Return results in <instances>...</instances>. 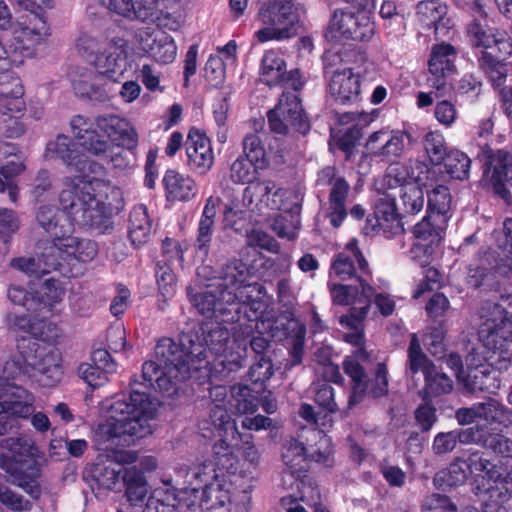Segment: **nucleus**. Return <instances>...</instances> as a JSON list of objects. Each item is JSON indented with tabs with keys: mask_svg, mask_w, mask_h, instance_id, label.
I'll use <instances>...</instances> for the list:
<instances>
[{
	"mask_svg": "<svg viewBox=\"0 0 512 512\" xmlns=\"http://www.w3.org/2000/svg\"><path fill=\"white\" fill-rule=\"evenodd\" d=\"M328 92L337 104L357 102L361 92L359 73H355L352 68L335 70L328 83Z\"/></svg>",
	"mask_w": 512,
	"mask_h": 512,
	"instance_id": "obj_22",
	"label": "nucleus"
},
{
	"mask_svg": "<svg viewBox=\"0 0 512 512\" xmlns=\"http://www.w3.org/2000/svg\"><path fill=\"white\" fill-rule=\"evenodd\" d=\"M311 437L315 443L307 445V460L310 459L331 466L334 462L331 438L315 428L311 430Z\"/></svg>",
	"mask_w": 512,
	"mask_h": 512,
	"instance_id": "obj_50",
	"label": "nucleus"
},
{
	"mask_svg": "<svg viewBox=\"0 0 512 512\" xmlns=\"http://www.w3.org/2000/svg\"><path fill=\"white\" fill-rule=\"evenodd\" d=\"M127 500L133 506H142L147 495V483L141 470L129 467L123 474Z\"/></svg>",
	"mask_w": 512,
	"mask_h": 512,
	"instance_id": "obj_47",
	"label": "nucleus"
},
{
	"mask_svg": "<svg viewBox=\"0 0 512 512\" xmlns=\"http://www.w3.org/2000/svg\"><path fill=\"white\" fill-rule=\"evenodd\" d=\"M24 94L20 79L10 73L0 74V135L17 138L24 134L25 127L18 114L25 109Z\"/></svg>",
	"mask_w": 512,
	"mask_h": 512,
	"instance_id": "obj_12",
	"label": "nucleus"
},
{
	"mask_svg": "<svg viewBox=\"0 0 512 512\" xmlns=\"http://www.w3.org/2000/svg\"><path fill=\"white\" fill-rule=\"evenodd\" d=\"M128 468L129 467H124L120 463H111L99 469L97 481L106 489H116L117 485L123 481V474Z\"/></svg>",
	"mask_w": 512,
	"mask_h": 512,
	"instance_id": "obj_64",
	"label": "nucleus"
},
{
	"mask_svg": "<svg viewBox=\"0 0 512 512\" xmlns=\"http://www.w3.org/2000/svg\"><path fill=\"white\" fill-rule=\"evenodd\" d=\"M187 165L199 175L206 174L214 163L210 140L197 130H190L186 140Z\"/></svg>",
	"mask_w": 512,
	"mask_h": 512,
	"instance_id": "obj_23",
	"label": "nucleus"
},
{
	"mask_svg": "<svg viewBox=\"0 0 512 512\" xmlns=\"http://www.w3.org/2000/svg\"><path fill=\"white\" fill-rule=\"evenodd\" d=\"M479 329V340L488 352L501 350L512 335V293L501 295L498 302L488 305Z\"/></svg>",
	"mask_w": 512,
	"mask_h": 512,
	"instance_id": "obj_11",
	"label": "nucleus"
},
{
	"mask_svg": "<svg viewBox=\"0 0 512 512\" xmlns=\"http://www.w3.org/2000/svg\"><path fill=\"white\" fill-rule=\"evenodd\" d=\"M141 48L157 62L168 64L175 60L177 47L171 35L164 31L142 30L139 33Z\"/></svg>",
	"mask_w": 512,
	"mask_h": 512,
	"instance_id": "obj_26",
	"label": "nucleus"
},
{
	"mask_svg": "<svg viewBox=\"0 0 512 512\" xmlns=\"http://www.w3.org/2000/svg\"><path fill=\"white\" fill-rule=\"evenodd\" d=\"M488 158L493 165L491 175L493 189L500 197L506 199L508 191L505 184L508 183L512 186V155L506 151L498 150L496 153L489 155Z\"/></svg>",
	"mask_w": 512,
	"mask_h": 512,
	"instance_id": "obj_37",
	"label": "nucleus"
},
{
	"mask_svg": "<svg viewBox=\"0 0 512 512\" xmlns=\"http://www.w3.org/2000/svg\"><path fill=\"white\" fill-rule=\"evenodd\" d=\"M272 336L279 341L286 340L290 346L292 365L302 362L306 327L293 314L285 312L281 314L271 328Z\"/></svg>",
	"mask_w": 512,
	"mask_h": 512,
	"instance_id": "obj_20",
	"label": "nucleus"
},
{
	"mask_svg": "<svg viewBox=\"0 0 512 512\" xmlns=\"http://www.w3.org/2000/svg\"><path fill=\"white\" fill-rule=\"evenodd\" d=\"M429 353L437 359H445L447 356L446 327L431 326V332L426 339Z\"/></svg>",
	"mask_w": 512,
	"mask_h": 512,
	"instance_id": "obj_63",
	"label": "nucleus"
},
{
	"mask_svg": "<svg viewBox=\"0 0 512 512\" xmlns=\"http://www.w3.org/2000/svg\"><path fill=\"white\" fill-rule=\"evenodd\" d=\"M434 367L435 365L423 352L418 336L415 333L411 334L407 350L406 374L414 376L422 371L424 378H431Z\"/></svg>",
	"mask_w": 512,
	"mask_h": 512,
	"instance_id": "obj_44",
	"label": "nucleus"
},
{
	"mask_svg": "<svg viewBox=\"0 0 512 512\" xmlns=\"http://www.w3.org/2000/svg\"><path fill=\"white\" fill-rule=\"evenodd\" d=\"M51 35L42 10L31 12L26 22L20 23L19 28L15 30V39L18 41L21 51L25 57H34L40 45L44 44Z\"/></svg>",
	"mask_w": 512,
	"mask_h": 512,
	"instance_id": "obj_19",
	"label": "nucleus"
},
{
	"mask_svg": "<svg viewBox=\"0 0 512 512\" xmlns=\"http://www.w3.org/2000/svg\"><path fill=\"white\" fill-rule=\"evenodd\" d=\"M34 397L18 383H6L0 375V408L19 416H28L32 411Z\"/></svg>",
	"mask_w": 512,
	"mask_h": 512,
	"instance_id": "obj_27",
	"label": "nucleus"
},
{
	"mask_svg": "<svg viewBox=\"0 0 512 512\" xmlns=\"http://www.w3.org/2000/svg\"><path fill=\"white\" fill-rule=\"evenodd\" d=\"M329 290L334 304L350 305L359 303L361 306L368 305V309L370 308L372 298L366 300L361 296L360 283L358 285L329 283Z\"/></svg>",
	"mask_w": 512,
	"mask_h": 512,
	"instance_id": "obj_54",
	"label": "nucleus"
},
{
	"mask_svg": "<svg viewBox=\"0 0 512 512\" xmlns=\"http://www.w3.org/2000/svg\"><path fill=\"white\" fill-rule=\"evenodd\" d=\"M260 389L256 390L249 386H239L237 391H234L235 409L240 414L254 413L260 404L258 396Z\"/></svg>",
	"mask_w": 512,
	"mask_h": 512,
	"instance_id": "obj_60",
	"label": "nucleus"
},
{
	"mask_svg": "<svg viewBox=\"0 0 512 512\" xmlns=\"http://www.w3.org/2000/svg\"><path fill=\"white\" fill-rule=\"evenodd\" d=\"M71 132L79 144L95 156L106 154L112 144L133 150L138 145L134 127L115 114H103L94 121L83 115H75L70 121Z\"/></svg>",
	"mask_w": 512,
	"mask_h": 512,
	"instance_id": "obj_6",
	"label": "nucleus"
},
{
	"mask_svg": "<svg viewBox=\"0 0 512 512\" xmlns=\"http://www.w3.org/2000/svg\"><path fill=\"white\" fill-rule=\"evenodd\" d=\"M71 172L78 173L79 175L74 178L66 177L63 189H70L72 185H77L80 182L104 181L101 177L105 175V167L81 154Z\"/></svg>",
	"mask_w": 512,
	"mask_h": 512,
	"instance_id": "obj_41",
	"label": "nucleus"
},
{
	"mask_svg": "<svg viewBox=\"0 0 512 512\" xmlns=\"http://www.w3.org/2000/svg\"><path fill=\"white\" fill-rule=\"evenodd\" d=\"M255 164V162L250 161L244 156H238L230 167V179L232 182L236 184L249 183L250 185L252 180L255 178Z\"/></svg>",
	"mask_w": 512,
	"mask_h": 512,
	"instance_id": "obj_62",
	"label": "nucleus"
},
{
	"mask_svg": "<svg viewBox=\"0 0 512 512\" xmlns=\"http://www.w3.org/2000/svg\"><path fill=\"white\" fill-rule=\"evenodd\" d=\"M481 69L484 71L495 88H500L506 82L512 67L498 60L491 52L484 51L479 59Z\"/></svg>",
	"mask_w": 512,
	"mask_h": 512,
	"instance_id": "obj_52",
	"label": "nucleus"
},
{
	"mask_svg": "<svg viewBox=\"0 0 512 512\" xmlns=\"http://www.w3.org/2000/svg\"><path fill=\"white\" fill-rule=\"evenodd\" d=\"M60 205L72 222L106 233L112 228V216L124 209L122 190L110 181L80 182L62 189Z\"/></svg>",
	"mask_w": 512,
	"mask_h": 512,
	"instance_id": "obj_3",
	"label": "nucleus"
},
{
	"mask_svg": "<svg viewBox=\"0 0 512 512\" xmlns=\"http://www.w3.org/2000/svg\"><path fill=\"white\" fill-rule=\"evenodd\" d=\"M431 326H446L448 298L443 292L434 293L425 306Z\"/></svg>",
	"mask_w": 512,
	"mask_h": 512,
	"instance_id": "obj_59",
	"label": "nucleus"
},
{
	"mask_svg": "<svg viewBox=\"0 0 512 512\" xmlns=\"http://www.w3.org/2000/svg\"><path fill=\"white\" fill-rule=\"evenodd\" d=\"M107 8L132 21L153 22L158 18L155 0H108Z\"/></svg>",
	"mask_w": 512,
	"mask_h": 512,
	"instance_id": "obj_29",
	"label": "nucleus"
},
{
	"mask_svg": "<svg viewBox=\"0 0 512 512\" xmlns=\"http://www.w3.org/2000/svg\"><path fill=\"white\" fill-rule=\"evenodd\" d=\"M152 224L147 208L144 205L135 206L129 217L128 236L134 246H141L148 242L151 235Z\"/></svg>",
	"mask_w": 512,
	"mask_h": 512,
	"instance_id": "obj_43",
	"label": "nucleus"
},
{
	"mask_svg": "<svg viewBox=\"0 0 512 512\" xmlns=\"http://www.w3.org/2000/svg\"><path fill=\"white\" fill-rule=\"evenodd\" d=\"M286 75V63L274 51H267L261 62L260 78L268 86H276Z\"/></svg>",
	"mask_w": 512,
	"mask_h": 512,
	"instance_id": "obj_49",
	"label": "nucleus"
},
{
	"mask_svg": "<svg viewBox=\"0 0 512 512\" xmlns=\"http://www.w3.org/2000/svg\"><path fill=\"white\" fill-rule=\"evenodd\" d=\"M163 185L168 200L189 201L198 193L195 180L189 175L176 170H167L163 177Z\"/></svg>",
	"mask_w": 512,
	"mask_h": 512,
	"instance_id": "obj_34",
	"label": "nucleus"
},
{
	"mask_svg": "<svg viewBox=\"0 0 512 512\" xmlns=\"http://www.w3.org/2000/svg\"><path fill=\"white\" fill-rule=\"evenodd\" d=\"M424 146L431 163L434 165L430 173L435 175L448 172V165L445 163L448 153L444 135L439 132L428 133L425 137Z\"/></svg>",
	"mask_w": 512,
	"mask_h": 512,
	"instance_id": "obj_45",
	"label": "nucleus"
},
{
	"mask_svg": "<svg viewBox=\"0 0 512 512\" xmlns=\"http://www.w3.org/2000/svg\"><path fill=\"white\" fill-rule=\"evenodd\" d=\"M97 244L87 238L67 235L65 231L60 237L44 241L43 257L49 267H61L70 261H92L97 255Z\"/></svg>",
	"mask_w": 512,
	"mask_h": 512,
	"instance_id": "obj_13",
	"label": "nucleus"
},
{
	"mask_svg": "<svg viewBox=\"0 0 512 512\" xmlns=\"http://www.w3.org/2000/svg\"><path fill=\"white\" fill-rule=\"evenodd\" d=\"M274 373L271 356H261L255 359L248 371L249 380L253 385H259L262 389L263 384L268 381Z\"/></svg>",
	"mask_w": 512,
	"mask_h": 512,
	"instance_id": "obj_61",
	"label": "nucleus"
},
{
	"mask_svg": "<svg viewBox=\"0 0 512 512\" xmlns=\"http://www.w3.org/2000/svg\"><path fill=\"white\" fill-rule=\"evenodd\" d=\"M18 355L8 360L2 370L6 383L11 380L22 381L36 371L41 375L44 385L53 386L62 378L61 355L53 347L40 344L28 337L17 340Z\"/></svg>",
	"mask_w": 512,
	"mask_h": 512,
	"instance_id": "obj_7",
	"label": "nucleus"
},
{
	"mask_svg": "<svg viewBox=\"0 0 512 512\" xmlns=\"http://www.w3.org/2000/svg\"><path fill=\"white\" fill-rule=\"evenodd\" d=\"M46 154L51 159H61L70 171L81 155L72 140L63 134L47 144Z\"/></svg>",
	"mask_w": 512,
	"mask_h": 512,
	"instance_id": "obj_46",
	"label": "nucleus"
},
{
	"mask_svg": "<svg viewBox=\"0 0 512 512\" xmlns=\"http://www.w3.org/2000/svg\"><path fill=\"white\" fill-rule=\"evenodd\" d=\"M370 274L369 264L355 242L348 243L346 250L335 256L330 268L331 276L334 275L341 281L354 279L360 283L361 296L366 300L375 294L374 288L364 279V276Z\"/></svg>",
	"mask_w": 512,
	"mask_h": 512,
	"instance_id": "obj_15",
	"label": "nucleus"
},
{
	"mask_svg": "<svg viewBox=\"0 0 512 512\" xmlns=\"http://www.w3.org/2000/svg\"><path fill=\"white\" fill-rule=\"evenodd\" d=\"M473 43L485 49L497 48L499 57L512 55V39L506 31L488 29L481 20L475 19L468 27Z\"/></svg>",
	"mask_w": 512,
	"mask_h": 512,
	"instance_id": "obj_25",
	"label": "nucleus"
},
{
	"mask_svg": "<svg viewBox=\"0 0 512 512\" xmlns=\"http://www.w3.org/2000/svg\"><path fill=\"white\" fill-rule=\"evenodd\" d=\"M97 80L98 76L87 68H77L71 74L72 86L76 95L90 101L104 103L109 99V96Z\"/></svg>",
	"mask_w": 512,
	"mask_h": 512,
	"instance_id": "obj_32",
	"label": "nucleus"
},
{
	"mask_svg": "<svg viewBox=\"0 0 512 512\" xmlns=\"http://www.w3.org/2000/svg\"><path fill=\"white\" fill-rule=\"evenodd\" d=\"M44 241H40L36 246L37 259L34 257H17L10 261V266L29 276H41L49 273L51 270H57V267H49L43 257Z\"/></svg>",
	"mask_w": 512,
	"mask_h": 512,
	"instance_id": "obj_48",
	"label": "nucleus"
},
{
	"mask_svg": "<svg viewBox=\"0 0 512 512\" xmlns=\"http://www.w3.org/2000/svg\"><path fill=\"white\" fill-rule=\"evenodd\" d=\"M209 421L217 430L218 436L235 438L239 436L235 421L224 404L213 403L209 409Z\"/></svg>",
	"mask_w": 512,
	"mask_h": 512,
	"instance_id": "obj_55",
	"label": "nucleus"
},
{
	"mask_svg": "<svg viewBox=\"0 0 512 512\" xmlns=\"http://www.w3.org/2000/svg\"><path fill=\"white\" fill-rule=\"evenodd\" d=\"M37 222L53 239L60 237L66 230L63 222H66L64 214L55 206H42L37 213Z\"/></svg>",
	"mask_w": 512,
	"mask_h": 512,
	"instance_id": "obj_56",
	"label": "nucleus"
},
{
	"mask_svg": "<svg viewBox=\"0 0 512 512\" xmlns=\"http://www.w3.org/2000/svg\"><path fill=\"white\" fill-rule=\"evenodd\" d=\"M275 109L285 119H289L294 132L306 135L310 131V121L302 108L301 100L295 92H283Z\"/></svg>",
	"mask_w": 512,
	"mask_h": 512,
	"instance_id": "obj_30",
	"label": "nucleus"
},
{
	"mask_svg": "<svg viewBox=\"0 0 512 512\" xmlns=\"http://www.w3.org/2000/svg\"><path fill=\"white\" fill-rule=\"evenodd\" d=\"M257 17L263 26L254 34L259 43L293 37L296 33L295 24L299 21L291 0L264 1Z\"/></svg>",
	"mask_w": 512,
	"mask_h": 512,
	"instance_id": "obj_10",
	"label": "nucleus"
},
{
	"mask_svg": "<svg viewBox=\"0 0 512 512\" xmlns=\"http://www.w3.org/2000/svg\"><path fill=\"white\" fill-rule=\"evenodd\" d=\"M128 43L124 38L114 37L100 54H96L91 64L99 75L116 81L126 69Z\"/></svg>",
	"mask_w": 512,
	"mask_h": 512,
	"instance_id": "obj_21",
	"label": "nucleus"
},
{
	"mask_svg": "<svg viewBox=\"0 0 512 512\" xmlns=\"http://www.w3.org/2000/svg\"><path fill=\"white\" fill-rule=\"evenodd\" d=\"M104 34L99 32L81 31L75 39V48L90 63L96 54H100L109 44Z\"/></svg>",
	"mask_w": 512,
	"mask_h": 512,
	"instance_id": "obj_53",
	"label": "nucleus"
},
{
	"mask_svg": "<svg viewBox=\"0 0 512 512\" xmlns=\"http://www.w3.org/2000/svg\"><path fill=\"white\" fill-rule=\"evenodd\" d=\"M238 436L235 438H228L219 436V439L212 447V459L209 462H204L198 468L205 465L212 466L215 473L220 474L221 477L231 479L234 475H245L242 472H237L239 459L235 454L234 441H237Z\"/></svg>",
	"mask_w": 512,
	"mask_h": 512,
	"instance_id": "obj_24",
	"label": "nucleus"
},
{
	"mask_svg": "<svg viewBox=\"0 0 512 512\" xmlns=\"http://www.w3.org/2000/svg\"><path fill=\"white\" fill-rule=\"evenodd\" d=\"M201 342L205 348V366L211 365V375L218 380H228L232 373L244 365L245 348L231 339L230 331L220 323L202 328Z\"/></svg>",
	"mask_w": 512,
	"mask_h": 512,
	"instance_id": "obj_8",
	"label": "nucleus"
},
{
	"mask_svg": "<svg viewBox=\"0 0 512 512\" xmlns=\"http://www.w3.org/2000/svg\"><path fill=\"white\" fill-rule=\"evenodd\" d=\"M400 200L406 213L416 214L424 207V193L419 183L403 185L400 188Z\"/></svg>",
	"mask_w": 512,
	"mask_h": 512,
	"instance_id": "obj_58",
	"label": "nucleus"
},
{
	"mask_svg": "<svg viewBox=\"0 0 512 512\" xmlns=\"http://www.w3.org/2000/svg\"><path fill=\"white\" fill-rule=\"evenodd\" d=\"M333 38L368 41L375 32L372 16L367 11H335L329 24Z\"/></svg>",
	"mask_w": 512,
	"mask_h": 512,
	"instance_id": "obj_18",
	"label": "nucleus"
},
{
	"mask_svg": "<svg viewBox=\"0 0 512 512\" xmlns=\"http://www.w3.org/2000/svg\"><path fill=\"white\" fill-rule=\"evenodd\" d=\"M193 476L196 483L191 493L196 494L202 490L199 504L202 512H229L230 504L235 505L239 512L249 511L253 477L234 475L228 479L215 473L209 465L197 468Z\"/></svg>",
	"mask_w": 512,
	"mask_h": 512,
	"instance_id": "obj_5",
	"label": "nucleus"
},
{
	"mask_svg": "<svg viewBox=\"0 0 512 512\" xmlns=\"http://www.w3.org/2000/svg\"><path fill=\"white\" fill-rule=\"evenodd\" d=\"M219 199L210 196L206 199L203 212L201 214L196 239L194 242L195 249L206 257L209 253L210 244L214 234V224L217 215V204Z\"/></svg>",
	"mask_w": 512,
	"mask_h": 512,
	"instance_id": "obj_35",
	"label": "nucleus"
},
{
	"mask_svg": "<svg viewBox=\"0 0 512 512\" xmlns=\"http://www.w3.org/2000/svg\"><path fill=\"white\" fill-rule=\"evenodd\" d=\"M447 173L443 172V174H440V183L428 193V214L435 220H448L446 215L448 212Z\"/></svg>",
	"mask_w": 512,
	"mask_h": 512,
	"instance_id": "obj_51",
	"label": "nucleus"
},
{
	"mask_svg": "<svg viewBox=\"0 0 512 512\" xmlns=\"http://www.w3.org/2000/svg\"><path fill=\"white\" fill-rule=\"evenodd\" d=\"M244 190L246 202L254 203L258 201L270 206L271 209H280L281 198L286 193L283 188L277 187L276 183L272 180L253 182Z\"/></svg>",
	"mask_w": 512,
	"mask_h": 512,
	"instance_id": "obj_36",
	"label": "nucleus"
},
{
	"mask_svg": "<svg viewBox=\"0 0 512 512\" xmlns=\"http://www.w3.org/2000/svg\"><path fill=\"white\" fill-rule=\"evenodd\" d=\"M350 185L345 178L338 179L329 193V220L333 227L338 228L347 216L346 200Z\"/></svg>",
	"mask_w": 512,
	"mask_h": 512,
	"instance_id": "obj_40",
	"label": "nucleus"
},
{
	"mask_svg": "<svg viewBox=\"0 0 512 512\" xmlns=\"http://www.w3.org/2000/svg\"><path fill=\"white\" fill-rule=\"evenodd\" d=\"M282 460L286 467L285 473L298 478L307 471V446L303 442L291 438L282 447Z\"/></svg>",
	"mask_w": 512,
	"mask_h": 512,
	"instance_id": "obj_39",
	"label": "nucleus"
},
{
	"mask_svg": "<svg viewBox=\"0 0 512 512\" xmlns=\"http://www.w3.org/2000/svg\"><path fill=\"white\" fill-rule=\"evenodd\" d=\"M367 149L386 161L399 158L404 150V137L398 131L380 130L370 135Z\"/></svg>",
	"mask_w": 512,
	"mask_h": 512,
	"instance_id": "obj_28",
	"label": "nucleus"
},
{
	"mask_svg": "<svg viewBox=\"0 0 512 512\" xmlns=\"http://www.w3.org/2000/svg\"><path fill=\"white\" fill-rule=\"evenodd\" d=\"M205 348L195 331L182 332L178 340L162 338L155 346V361L142 365L145 387L161 392L176 390V382L191 377L202 369Z\"/></svg>",
	"mask_w": 512,
	"mask_h": 512,
	"instance_id": "obj_2",
	"label": "nucleus"
},
{
	"mask_svg": "<svg viewBox=\"0 0 512 512\" xmlns=\"http://www.w3.org/2000/svg\"><path fill=\"white\" fill-rule=\"evenodd\" d=\"M151 505H154L156 512H187L196 506V501L188 496L186 489L177 494H167L164 499H156Z\"/></svg>",
	"mask_w": 512,
	"mask_h": 512,
	"instance_id": "obj_57",
	"label": "nucleus"
},
{
	"mask_svg": "<svg viewBox=\"0 0 512 512\" xmlns=\"http://www.w3.org/2000/svg\"><path fill=\"white\" fill-rule=\"evenodd\" d=\"M462 443H476L504 457H512V440L503 435H488L483 429L469 427L458 434Z\"/></svg>",
	"mask_w": 512,
	"mask_h": 512,
	"instance_id": "obj_33",
	"label": "nucleus"
},
{
	"mask_svg": "<svg viewBox=\"0 0 512 512\" xmlns=\"http://www.w3.org/2000/svg\"><path fill=\"white\" fill-rule=\"evenodd\" d=\"M448 44L442 42L432 47L428 60L427 84L431 91L419 92L417 105L420 108L430 106L434 99L444 97L448 91Z\"/></svg>",
	"mask_w": 512,
	"mask_h": 512,
	"instance_id": "obj_16",
	"label": "nucleus"
},
{
	"mask_svg": "<svg viewBox=\"0 0 512 512\" xmlns=\"http://www.w3.org/2000/svg\"><path fill=\"white\" fill-rule=\"evenodd\" d=\"M47 318L36 316L32 318L29 315H15L11 320V326L14 329L27 333L31 337L29 339L41 341H48L50 339V332L52 330V324L46 321Z\"/></svg>",
	"mask_w": 512,
	"mask_h": 512,
	"instance_id": "obj_42",
	"label": "nucleus"
},
{
	"mask_svg": "<svg viewBox=\"0 0 512 512\" xmlns=\"http://www.w3.org/2000/svg\"><path fill=\"white\" fill-rule=\"evenodd\" d=\"M157 405L146 392L134 388L129 395L115 396L107 405V419L94 432L95 441L102 445L123 439L126 445H130L135 439L150 434L148 422L157 411Z\"/></svg>",
	"mask_w": 512,
	"mask_h": 512,
	"instance_id": "obj_4",
	"label": "nucleus"
},
{
	"mask_svg": "<svg viewBox=\"0 0 512 512\" xmlns=\"http://www.w3.org/2000/svg\"><path fill=\"white\" fill-rule=\"evenodd\" d=\"M375 229L377 226L383 230L399 229V219L396 208L395 197L389 194H382L375 203L373 216H368L367 226Z\"/></svg>",
	"mask_w": 512,
	"mask_h": 512,
	"instance_id": "obj_38",
	"label": "nucleus"
},
{
	"mask_svg": "<svg viewBox=\"0 0 512 512\" xmlns=\"http://www.w3.org/2000/svg\"><path fill=\"white\" fill-rule=\"evenodd\" d=\"M448 220H435L431 215L414 225V242L410 248V258L424 266L437 254L446 234Z\"/></svg>",
	"mask_w": 512,
	"mask_h": 512,
	"instance_id": "obj_14",
	"label": "nucleus"
},
{
	"mask_svg": "<svg viewBox=\"0 0 512 512\" xmlns=\"http://www.w3.org/2000/svg\"><path fill=\"white\" fill-rule=\"evenodd\" d=\"M250 271L246 263L235 259L227 262L210 278V290L187 295L198 312L224 323L245 320L254 322L262 313L265 287L258 282H249Z\"/></svg>",
	"mask_w": 512,
	"mask_h": 512,
	"instance_id": "obj_1",
	"label": "nucleus"
},
{
	"mask_svg": "<svg viewBox=\"0 0 512 512\" xmlns=\"http://www.w3.org/2000/svg\"><path fill=\"white\" fill-rule=\"evenodd\" d=\"M0 468L9 475L11 484L20 487L35 500L40 498V469L35 460L3 453L0 455Z\"/></svg>",
	"mask_w": 512,
	"mask_h": 512,
	"instance_id": "obj_17",
	"label": "nucleus"
},
{
	"mask_svg": "<svg viewBox=\"0 0 512 512\" xmlns=\"http://www.w3.org/2000/svg\"><path fill=\"white\" fill-rule=\"evenodd\" d=\"M66 293L63 281L55 278L46 279L36 292L34 312L43 318L53 314V308L62 302Z\"/></svg>",
	"mask_w": 512,
	"mask_h": 512,
	"instance_id": "obj_31",
	"label": "nucleus"
},
{
	"mask_svg": "<svg viewBox=\"0 0 512 512\" xmlns=\"http://www.w3.org/2000/svg\"><path fill=\"white\" fill-rule=\"evenodd\" d=\"M368 314V305L360 307H352L350 312L340 317V324L352 331L346 333L344 338L348 343L358 347L355 356H348L343 361V369L351 378L353 383V391L349 397L348 407L353 408L359 404L366 395L369 388V381L364 368L358 362L357 358L367 359L368 354L361 348L364 342V334L362 330V322Z\"/></svg>",
	"mask_w": 512,
	"mask_h": 512,
	"instance_id": "obj_9",
	"label": "nucleus"
}]
</instances>
